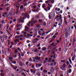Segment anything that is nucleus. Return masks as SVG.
Wrapping results in <instances>:
<instances>
[{
  "instance_id": "obj_37",
  "label": "nucleus",
  "mask_w": 76,
  "mask_h": 76,
  "mask_svg": "<svg viewBox=\"0 0 76 76\" xmlns=\"http://www.w3.org/2000/svg\"><path fill=\"white\" fill-rule=\"evenodd\" d=\"M36 75H38V76H39V75H41V74H40L39 72H37V73H36Z\"/></svg>"
},
{
  "instance_id": "obj_61",
  "label": "nucleus",
  "mask_w": 76,
  "mask_h": 76,
  "mask_svg": "<svg viewBox=\"0 0 76 76\" xmlns=\"http://www.w3.org/2000/svg\"><path fill=\"white\" fill-rule=\"evenodd\" d=\"M25 28H26V29H28V28H29V27H28L26 26H25Z\"/></svg>"
},
{
  "instance_id": "obj_13",
  "label": "nucleus",
  "mask_w": 76,
  "mask_h": 76,
  "mask_svg": "<svg viewBox=\"0 0 76 76\" xmlns=\"http://www.w3.org/2000/svg\"><path fill=\"white\" fill-rule=\"evenodd\" d=\"M47 49V48L45 47H44L42 48V50L45 51Z\"/></svg>"
},
{
  "instance_id": "obj_2",
  "label": "nucleus",
  "mask_w": 76,
  "mask_h": 76,
  "mask_svg": "<svg viewBox=\"0 0 76 76\" xmlns=\"http://www.w3.org/2000/svg\"><path fill=\"white\" fill-rule=\"evenodd\" d=\"M22 15H23L24 17L23 18V19H25V17L26 18V17H27V18H29V15H28V13H25L24 15L22 14Z\"/></svg>"
},
{
  "instance_id": "obj_52",
  "label": "nucleus",
  "mask_w": 76,
  "mask_h": 76,
  "mask_svg": "<svg viewBox=\"0 0 76 76\" xmlns=\"http://www.w3.org/2000/svg\"><path fill=\"white\" fill-rule=\"evenodd\" d=\"M38 64L37 63L36 64V67H38Z\"/></svg>"
},
{
  "instance_id": "obj_14",
  "label": "nucleus",
  "mask_w": 76,
  "mask_h": 76,
  "mask_svg": "<svg viewBox=\"0 0 76 76\" xmlns=\"http://www.w3.org/2000/svg\"><path fill=\"white\" fill-rule=\"evenodd\" d=\"M57 37V36H56L55 35H54L52 37V39H54V40H55V38Z\"/></svg>"
},
{
  "instance_id": "obj_35",
  "label": "nucleus",
  "mask_w": 76,
  "mask_h": 76,
  "mask_svg": "<svg viewBox=\"0 0 76 76\" xmlns=\"http://www.w3.org/2000/svg\"><path fill=\"white\" fill-rule=\"evenodd\" d=\"M23 5H22L20 6V9H23Z\"/></svg>"
},
{
  "instance_id": "obj_3",
  "label": "nucleus",
  "mask_w": 76,
  "mask_h": 76,
  "mask_svg": "<svg viewBox=\"0 0 76 76\" xmlns=\"http://www.w3.org/2000/svg\"><path fill=\"white\" fill-rule=\"evenodd\" d=\"M66 64H63L61 68V70H66Z\"/></svg>"
},
{
  "instance_id": "obj_10",
  "label": "nucleus",
  "mask_w": 76,
  "mask_h": 76,
  "mask_svg": "<svg viewBox=\"0 0 76 76\" xmlns=\"http://www.w3.org/2000/svg\"><path fill=\"white\" fill-rule=\"evenodd\" d=\"M50 45H51V46H53V47H56V45L54 44V42H53Z\"/></svg>"
},
{
  "instance_id": "obj_56",
  "label": "nucleus",
  "mask_w": 76,
  "mask_h": 76,
  "mask_svg": "<svg viewBox=\"0 0 76 76\" xmlns=\"http://www.w3.org/2000/svg\"><path fill=\"white\" fill-rule=\"evenodd\" d=\"M16 33L17 34H18V35H19V34H20V33H19V31H17Z\"/></svg>"
},
{
  "instance_id": "obj_27",
  "label": "nucleus",
  "mask_w": 76,
  "mask_h": 76,
  "mask_svg": "<svg viewBox=\"0 0 76 76\" xmlns=\"http://www.w3.org/2000/svg\"><path fill=\"white\" fill-rule=\"evenodd\" d=\"M6 22V21L5 20H4L3 21H2V23H5Z\"/></svg>"
},
{
  "instance_id": "obj_38",
  "label": "nucleus",
  "mask_w": 76,
  "mask_h": 76,
  "mask_svg": "<svg viewBox=\"0 0 76 76\" xmlns=\"http://www.w3.org/2000/svg\"><path fill=\"white\" fill-rule=\"evenodd\" d=\"M3 28V26L1 24H0V29H2Z\"/></svg>"
},
{
  "instance_id": "obj_62",
  "label": "nucleus",
  "mask_w": 76,
  "mask_h": 76,
  "mask_svg": "<svg viewBox=\"0 0 76 76\" xmlns=\"http://www.w3.org/2000/svg\"><path fill=\"white\" fill-rule=\"evenodd\" d=\"M56 48H53L52 49V50H56Z\"/></svg>"
},
{
  "instance_id": "obj_12",
  "label": "nucleus",
  "mask_w": 76,
  "mask_h": 76,
  "mask_svg": "<svg viewBox=\"0 0 76 76\" xmlns=\"http://www.w3.org/2000/svg\"><path fill=\"white\" fill-rule=\"evenodd\" d=\"M38 8H37L36 10H32V12H38L39 10H38Z\"/></svg>"
},
{
  "instance_id": "obj_44",
  "label": "nucleus",
  "mask_w": 76,
  "mask_h": 76,
  "mask_svg": "<svg viewBox=\"0 0 76 76\" xmlns=\"http://www.w3.org/2000/svg\"><path fill=\"white\" fill-rule=\"evenodd\" d=\"M50 65L51 66H53L54 65V64L53 63H51L50 64Z\"/></svg>"
},
{
  "instance_id": "obj_23",
  "label": "nucleus",
  "mask_w": 76,
  "mask_h": 76,
  "mask_svg": "<svg viewBox=\"0 0 76 76\" xmlns=\"http://www.w3.org/2000/svg\"><path fill=\"white\" fill-rule=\"evenodd\" d=\"M45 4H42V8H45Z\"/></svg>"
},
{
  "instance_id": "obj_26",
  "label": "nucleus",
  "mask_w": 76,
  "mask_h": 76,
  "mask_svg": "<svg viewBox=\"0 0 76 76\" xmlns=\"http://www.w3.org/2000/svg\"><path fill=\"white\" fill-rule=\"evenodd\" d=\"M45 3L46 4H47V3H50V2L48 1H48H45Z\"/></svg>"
},
{
  "instance_id": "obj_22",
  "label": "nucleus",
  "mask_w": 76,
  "mask_h": 76,
  "mask_svg": "<svg viewBox=\"0 0 76 76\" xmlns=\"http://www.w3.org/2000/svg\"><path fill=\"white\" fill-rule=\"evenodd\" d=\"M11 62L12 63H13V64H16V61H12Z\"/></svg>"
},
{
  "instance_id": "obj_9",
  "label": "nucleus",
  "mask_w": 76,
  "mask_h": 76,
  "mask_svg": "<svg viewBox=\"0 0 76 76\" xmlns=\"http://www.w3.org/2000/svg\"><path fill=\"white\" fill-rule=\"evenodd\" d=\"M72 72V69H69L67 71V72L68 73H70Z\"/></svg>"
},
{
  "instance_id": "obj_25",
  "label": "nucleus",
  "mask_w": 76,
  "mask_h": 76,
  "mask_svg": "<svg viewBox=\"0 0 76 76\" xmlns=\"http://www.w3.org/2000/svg\"><path fill=\"white\" fill-rule=\"evenodd\" d=\"M39 22H41V23H42L43 22V21H42V20L41 19H39Z\"/></svg>"
},
{
  "instance_id": "obj_34",
  "label": "nucleus",
  "mask_w": 76,
  "mask_h": 76,
  "mask_svg": "<svg viewBox=\"0 0 76 76\" xmlns=\"http://www.w3.org/2000/svg\"><path fill=\"white\" fill-rule=\"evenodd\" d=\"M41 66H42V64H38V66L39 67H41Z\"/></svg>"
},
{
  "instance_id": "obj_7",
  "label": "nucleus",
  "mask_w": 76,
  "mask_h": 76,
  "mask_svg": "<svg viewBox=\"0 0 76 76\" xmlns=\"http://www.w3.org/2000/svg\"><path fill=\"white\" fill-rule=\"evenodd\" d=\"M75 58H76V56H75V53H74V56L72 58V61H74V60H75Z\"/></svg>"
},
{
  "instance_id": "obj_39",
  "label": "nucleus",
  "mask_w": 76,
  "mask_h": 76,
  "mask_svg": "<svg viewBox=\"0 0 76 76\" xmlns=\"http://www.w3.org/2000/svg\"><path fill=\"white\" fill-rule=\"evenodd\" d=\"M44 73H47V70L44 69L43 70Z\"/></svg>"
},
{
  "instance_id": "obj_17",
  "label": "nucleus",
  "mask_w": 76,
  "mask_h": 76,
  "mask_svg": "<svg viewBox=\"0 0 76 76\" xmlns=\"http://www.w3.org/2000/svg\"><path fill=\"white\" fill-rule=\"evenodd\" d=\"M38 39L37 38H36L33 39V41H38Z\"/></svg>"
},
{
  "instance_id": "obj_53",
  "label": "nucleus",
  "mask_w": 76,
  "mask_h": 76,
  "mask_svg": "<svg viewBox=\"0 0 76 76\" xmlns=\"http://www.w3.org/2000/svg\"><path fill=\"white\" fill-rule=\"evenodd\" d=\"M36 18H37V19H38V18H39V15H37L36 16Z\"/></svg>"
},
{
  "instance_id": "obj_47",
  "label": "nucleus",
  "mask_w": 76,
  "mask_h": 76,
  "mask_svg": "<svg viewBox=\"0 0 76 76\" xmlns=\"http://www.w3.org/2000/svg\"><path fill=\"white\" fill-rule=\"evenodd\" d=\"M29 60L30 62H31L32 61V58H30L29 59Z\"/></svg>"
},
{
  "instance_id": "obj_36",
  "label": "nucleus",
  "mask_w": 76,
  "mask_h": 76,
  "mask_svg": "<svg viewBox=\"0 0 76 76\" xmlns=\"http://www.w3.org/2000/svg\"><path fill=\"white\" fill-rule=\"evenodd\" d=\"M18 53V50H15V53Z\"/></svg>"
},
{
  "instance_id": "obj_1",
  "label": "nucleus",
  "mask_w": 76,
  "mask_h": 76,
  "mask_svg": "<svg viewBox=\"0 0 76 76\" xmlns=\"http://www.w3.org/2000/svg\"><path fill=\"white\" fill-rule=\"evenodd\" d=\"M49 18V19H53L54 17H55V13H51L50 15H49L48 16Z\"/></svg>"
},
{
  "instance_id": "obj_45",
  "label": "nucleus",
  "mask_w": 76,
  "mask_h": 76,
  "mask_svg": "<svg viewBox=\"0 0 76 76\" xmlns=\"http://www.w3.org/2000/svg\"><path fill=\"white\" fill-rule=\"evenodd\" d=\"M4 15H5V16H7V13L6 12H4Z\"/></svg>"
},
{
  "instance_id": "obj_41",
  "label": "nucleus",
  "mask_w": 76,
  "mask_h": 76,
  "mask_svg": "<svg viewBox=\"0 0 76 76\" xmlns=\"http://www.w3.org/2000/svg\"><path fill=\"white\" fill-rule=\"evenodd\" d=\"M10 10V8L9 7H7V11H9Z\"/></svg>"
},
{
  "instance_id": "obj_6",
  "label": "nucleus",
  "mask_w": 76,
  "mask_h": 76,
  "mask_svg": "<svg viewBox=\"0 0 76 76\" xmlns=\"http://www.w3.org/2000/svg\"><path fill=\"white\" fill-rule=\"evenodd\" d=\"M33 20H34V18H33L31 20V26H34V23Z\"/></svg>"
},
{
  "instance_id": "obj_11",
  "label": "nucleus",
  "mask_w": 76,
  "mask_h": 76,
  "mask_svg": "<svg viewBox=\"0 0 76 76\" xmlns=\"http://www.w3.org/2000/svg\"><path fill=\"white\" fill-rule=\"evenodd\" d=\"M19 41V39H16L15 40V44H16V42H18Z\"/></svg>"
},
{
  "instance_id": "obj_60",
  "label": "nucleus",
  "mask_w": 76,
  "mask_h": 76,
  "mask_svg": "<svg viewBox=\"0 0 76 76\" xmlns=\"http://www.w3.org/2000/svg\"><path fill=\"white\" fill-rule=\"evenodd\" d=\"M17 57V55H15L14 56V58H16V57Z\"/></svg>"
},
{
  "instance_id": "obj_49",
  "label": "nucleus",
  "mask_w": 76,
  "mask_h": 76,
  "mask_svg": "<svg viewBox=\"0 0 76 76\" xmlns=\"http://www.w3.org/2000/svg\"><path fill=\"white\" fill-rule=\"evenodd\" d=\"M67 64L69 65L70 63H69V61H67L66 63Z\"/></svg>"
},
{
  "instance_id": "obj_24",
  "label": "nucleus",
  "mask_w": 76,
  "mask_h": 76,
  "mask_svg": "<svg viewBox=\"0 0 76 76\" xmlns=\"http://www.w3.org/2000/svg\"><path fill=\"white\" fill-rule=\"evenodd\" d=\"M17 50H18L19 52H21V51H22L21 49L19 48H17Z\"/></svg>"
},
{
  "instance_id": "obj_19",
  "label": "nucleus",
  "mask_w": 76,
  "mask_h": 76,
  "mask_svg": "<svg viewBox=\"0 0 76 76\" xmlns=\"http://www.w3.org/2000/svg\"><path fill=\"white\" fill-rule=\"evenodd\" d=\"M1 40L2 42H4V37L2 38L1 39Z\"/></svg>"
},
{
  "instance_id": "obj_33",
  "label": "nucleus",
  "mask_w": 76,
  "mask_h": 76,
  "mask_svg": "<svg viewBox=\"0 0 76 76\" xmlns=\"http://www.w3.org/2000/svg\"><path fill=\"white\" fill-rule=\"evenodd\" d=\"M43 69H44V67H42L40 68V70H41V71H43Z\"/></svg>"
},
{
  "instance_id": "obj_48",
  "label": "nucleus",
  "mask_w": 76,
  "mask_h": 76,
  "mask_svg": "<svg viewBox=\"0 0 76 76\" xmlns=\"http://www.w3.org/2000/svg\"><path fill=\"white\" fill-rule=\"evenodd\" d=\"M2 46V45H1V42L0 41V48H1Z\"/></svg>"
},
{
  "instance_id": "obj_59",
  "label": "nucleus",
  "mask_w": 76,
  "mask_h": 76,
  "mask_svg": "<svg viewBox=\"0 0 76 76\" xmlns=\"http://www.w3.org/2000/svg\"><path fill=\"white\" fill-rule=\"evenodd\" d=\"M34 23H37V20H35L34 21Z\"/></svg>"
},
{
  "instance_id": "obj_50",
  "label": "nucleus",
  "mask_w": 76,
  "mask_h": 76,
  "mask_svg": "<svg viewBox=\"0 0 76 76\" xmlns=\"http://www.w3.org/2000/svg\"><path fill=\"white\" fill-rule=\"evenodd\" d=\"M45 34V33L43 32L42 33V36H44V35Z\"/></svg>"
},
{
  "instance_id": "obj_15",
  "label": "nucleus",
  "mask_w": 76,
  "mask_h": 76,
  "mask_svg": "<svg viewBox=\"0 0 76 76\" xmlns=\"http://www.w3.org/2000/svg\"><path fill=\"white\" fill-rule=\"evenodd\" d=\"M65 37L66 38H68V32H66V33Z\"/></svg>"
},
{
  "instance_id": "obj_64",
  "label": "nucleus",
  "mask_w": 76,
  "mask_h": 76,
  "mask_svg": "<svg viewBox=\"0 0 76 76\" xmlns=\"http://www.w3.org/2000/svg\"><path fill=\"white\" fill-rule=\"evenodd\" d=\"M26 42L27 43H29V40H27Z\"/></svg>"
},
{
  "instance_id": "obj_51",
  "label": "nucleus",
  "mask_w": 76,
  "mask_h": 76,
  "mask_svg": "<svg viewBox=\"0 0 76 76\" xmlns=\"http://www.w3.org/2000/svg\"><path fill=\"white\" fill-rule=\"evenodd\" d=\"M21 56H24V53H21Z\"/></svg>"
},
{
  "instance_id": "obj_43",
  "label": "nucleus",
  "mask_w": 76,
  "mask_h": 76,
  "mask_svg": "<svg viewBox=\"0 0 76 76\" xmlns=\"http://www.w3.org/2000/svg\"><path fill=\"white\" fill-rule=\"evenodd\" d=\"M72 66L70 65V64H69L68 65V68H71L72 67Z\"/></svg>"
},
{
  "instance_id": "obj_58",
  "label": "nucleus",
  "mask_w": 76,
  "mask_h": 76,
  "mask_svg": "<svg viewBox=\"0 0 76 76\" xmlns=\"http://www.w3.org/2000/svg\"><path fill=\"white\" fill-rule=\"evenodd\" d=\"M30 71H31V73H33V70H32V69H31Z\"/></svg>"
},
{
  "instance_id": "obj_28",
  "label": "nucleus",
  "mask_w": 76,
  "mask_h": 76,
  "mask_svg": "<svg viewBox=\"0 0 76 76\" xmlns=\"http://www.w3.org/2000/svg\"><path fill=\"white\" fill-rule=\"evenodd\" d=\"M69 60L71 64H72V60H71V59H70V58H69Z\"/></svg>"
},
{
  "instance_id": "obj_30",
  "label": "nucleus",
  "mask_w": 76,
  "mask_h": 76,
  "mask_svg": "<svg viewBox=\"0 0 76 76\" xmlns=\"http://www.w3.org/2000/svg\"><path fill=\"white\" fill-rule=\"evenodd\" d=\"M34 36H33V37L34 38V37H35L37 35V33H36L35 34H34Z\"/></svg>"
},
{
  "instance_id": "obj_46",
  "label": "nucleus",
  "mask_w": 76,
  "mask_h": 76,
  "mask_svg": "<svg viewBox=\"0 0 76 76\" xmlns=\"http://www.w3.org/2000/svg\"><path fill=\"white\" fill-rule=\"evenodd\" d=\"M4 37L3 36H0V39H1L3 38Z\"/></svg>"
},
{
  "instance_id": "obj_32",
  "label": "nucleus",
  "mask_w": 76,
  "mask_h": 76,
  "mask_svg": "<svg viewBox=\"0 0 76 76\" xmlns=\"http://www.w3.org/2000/svg\"><path fill=\"white\" fill-rule=\"evenodd\" d=\"M1 76H4V74L3 73H1Z\"/></svg>"
},
{
  "instance_id": "obj_54",
  "label": "nucleus",
  "mask_w": 76,
  "mask_h": 76,
  "mask_svg": "<svg viewBox=\"0 0 76 76\" xmlns=\"http://www.w3.org/2000/svg\"><path fill=\"white\" fill-rule=\"evenodd\" d=\"M51 3H54V0H52L51 1Z\"/></svg>"
},
{
  "instance_id": "obj_5",
  "label": "nucleus",
  "mask_w": 76,
  "mask_h": 76,
  "mask_svg": "<svg viewBox=\"0 0 76 76\" xmlns=\"http://www.w3.org/2000/svg\"><path fill=\"white\" fill-rule=\"evenodd\" d=\"M35 59H36V60L37 61H36V62H38V61H37L38 60H41V58L39 57H38V56H36L35 57Z\"/></svg>"
},
{
  "instance_id": "obj_21",
  "label": "nucleus",
  "mask_w": 76,
  "mask_h": 76,
  "mask_svg": "<svg viewBox=\"0 0 76 76\" xmlns=\"http://www.w3.org/2000/svg\"><path fill=\"white\" fill-rule=\"evenodd\" d=\"M67 39H65L64 42V45H66V44H67Z\"/></svg>"
},
{
  "instance_id": "obj_8",
  "label": "nucleus",
  "mask_w": 76,
  "mask_h": 76,
  "mask_svg": "<svg viewBox=\"0 0 76 76\" xmlns=\"http://www.w3.org/2000/svg\"><path fill=\"white\" fill-rule=\"evenodd\" d=\"M63 19H61L59 22V23L58 24V25H61L62 24Z\"/></svg>"
},
{
  "instance_id": "obj_63",
  "label": "nucleus",
  "mask_w": 76,
  "mask_h": 76,
  "mask_svg": "<svg viewBox=\"0 0 76 76\" xmlns=\"http://www.w3.org/2000/svg\"><path fill=\"white\" fill-rule=\"evenodd\" d=\"M53 58L54 59L56 58V55H54L53 56Z\"/></svg>"
},
{
  "instance_id": "obj_42",
  "label": "nucleus",
  "mask_w": 76,
  "mask_h": 76,
  "mask_svg": "<svg viewBox=\"0 0 76 76\" xmlns=\"http://www.w3.org/2000/svg\"><path fill=\"white\" fill-rule=\"evenodd\" d=\"M9 59L10 60H13V58L11 57H10L9 58Z\"/></svg>"
},
{
  "instance_id": "obj_31",
  "label": "nucleus",
  "mask_w": 76,
  "mask_h": 76,
  "mask_svg": "<svg viewBox=\"0 0 76 76\" xmlns=\"http://www.w3.org/2000/svg\"><path fill=\"white\" fill-rule=\"evenodd\" d=\"M54 39H52L50 40V42H49V43H51V42H53V41H54Z\"/></svg>"
},
{
  "instance_id": "obj_16",
  "label": "nucleus",
  "mask_w": 76,
  "mask_h": 76,
  "mask_svg": "<svg viewBox=\"0 0 76 76\" xmlns=\"http://www.w3.org/2000/svg\"><path fill=\"white\" fill-rule=\"evenodd\" d=\"M33 51L34 52V53H36V52H37V53H38V49H37L36 48H35L34 50Z\"/></svg>"
},
{
  "instance_id": "obj_29",
  "label": "nucleus",
  "mask_w": 76,
  "mask_h": 76,
  "mask_svg": "<svg viewBox=\"0 0 76 76\" xmlns=\"http://www.w3.org/2000/svg\"><path fill=\"white\" fill-rule=\"evenodd\" d=\"M27 36H28V37H32V36H33V35L32 34H28Z\"/></svg>"
},
{
  "instance_id": "obj_40",
  "label": "nucleus",
  "mask_w": 76,
  "mask_h": 76,
  "mask_svg": "<svg viewBox=\"0 0 76 76\" xmlns=\"http://www.w3.org/2000/svg\"><path fill=\"white\" fill-rule=\"evenodd\" d=\"M58 32H57L54 35L56 36V35H58Z\"/></svg>"
},
{
  "instance_id": "obj_4",
  "label": "nucleus",
  "mask_w": 76,
  "mask_h": 76,
  "mask_svg": "<svg viewBox=\"0 0 76 76\" xmlns=\"http://www.w3.org/2000/svg\"><path fill=\"white\" fill-rule=\"evenodd\" d=\"M11 67H12V69H14V70H16V69H17V68H18V67L14 66L12 64L11 65Z\"/></svg>"
},
{
  "instance_id": "obj_57",
  "label": "nucleus",
  "mask_w": 76,
  "mask_h": 76,
  "mask_svg": "<svg viewBox=\"0 0 76 76\" xmlns=\"http://www.w3.org/2000/svg\"><path fill=\"white\" fill-rule=\"evenodd\" d=\"M61 62H63V63H64V62H65V61H64L63 60H61Z\"/></svg>"
},
{
  "instance_id": "obj_55",
  "label": "nucleus",
  "mask_w": 76,
  "mask_h": 76,
  "mask_svg": "<svg viewBox=\"0 0 76 76\" xmlns=\"http://www.w3.org/2000/svg\"><path fill=\"white\" fill-rule=\"evenodd\" d=\"M61 49L60 48H59L58 50V51H61Z\"/></svg>"
},
{
  "instance_id": "obj_20",
  "label": "nucleus",
  "mask_w": 76,
  "mask_h": 76,
  "mask_svg": "<svg viewBox=\"0 0 76 76\" xmlns=\"http://www.w3.org/2000/svg\"><path fill=\"white\" fill-rule=\"evenodd\" d=\"M20 35H17V36H16L15 37V38H20Z\"/></svg>"
},
{
  "instance_id": "obj_18",
  "label": "nucleus",
  "mask_w": 76,
  "mask_h": 76,
  "mask_svg": "<svg viewBox=\"0 0 76 76\" xmlns=\"http://www.w3.org/2000/svg\"><path fill=\"white\" fill-rule=\"evenodd\" d=\"M31 21H29L28 23L27 24V25L28 26H31V25H30V24H31Z\"/></svg>"
}]
</instances>
